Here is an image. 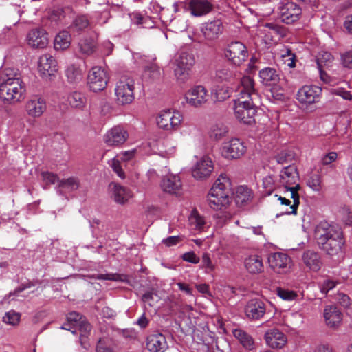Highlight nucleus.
I'll list each match as a JSON object with an SVG mask.
<instances>
[{
	"label": "nucleus",
	"mask_w": 352,
	"mask_h": 352,
	"mask_svg": "<svg viewBox=\"0 0 352 352\" xmlns=\"http://www.w3.org/2000/svg\"><path fill=\"white\" fill-rule=\"evenodd\" d=\"M79 51L84 55L89 56L95 51V43L91 39H82L78 43Z\"/></svg>",
	"instance_id": "obj_44"
},
{
	"label": "nucleus",
	"mask_w": 352,
	"mask_h": 352,
	"mask_svg": "<svg viewBox=\"0 0 352 352\" xmlns=\"http://www.w3.org/2000/svg\"><path fill=\"white\" fill-rule=\"evenodd\" d=\"M89 25V21L87 16L80 15L76 17L72 24V29L74 32H80Z\"/></svg>",
	"instance_id": "obj_43"
},
{
	"label": "nucleus",
	"mask_w": 352,
	"mask_h": 352,
	"mask_svg": "<svg viewBox=\"0 0 352 352\" xmlns=\"http://www.w3.org/2000/svg\"><path fill=\"white\" fill-rule=\"evenodd\" d=\"M265 311V304L260 299L250 300L245 307L246 316L253 320H258L262 318Z\"/></svg>",
	"instance_id": "obj_19"
},
{
	"label": "nucleus",
	"mask_w": 352,
	"mask_h": 352,
	"mask_svg": "<svg viewBox=\"0 0 352 352\" xmlns=\"http://www.w3.org/2000/svg\"><path fill=\"white\" fill-rule=\"evenodd\" d=\"M304 264L309 270L317 272L322 265L320 254L314 250H308L305 251L302 256Z\"/></svg>",
	"instance_id": "obj_27"
},
{
	"label": "nucleus",
	"mask_w": 352,
	"mask_h": 352,
	"mask_svg": "<svg viewBox=\"0 0 352 352\" xmlns=\"http://www.w3.org/2000/svg\"><path fill=\"white\" fill-rule=\"evenodd\" d=\"M324 317L327 324L330 327L338 326L342 321V314L334 305L327 306L324 311Z\"/></svg>",
	"instance_id": "obj_28"
},
{
	"label": "nucleus",
	"mask_w": 352,
	"mask_h": 352,
	"mask_svg": "<svg viewBox=\"0 0 352 352\" xmlns=\"http://www.w3.org/2000/svg\"><path fill=\"white\" fill-rule=\"evenodd\" d=\"M194 64L195 58L192 54L184 51L176 54L174 74L179 83H184L189 78V72Z\"/></svg>",
	"instance_id": "obj_4"
},
{
	"label": "nucleus",
	"mask_w": 352,
	"mask_h": 352,
	"mask_svg": "<svg viewBox=\"0 0 352 352\" xmlns=\"http://www.w3.org/2000/svg\"><path fill=\"white\" fill-rule=\"evenodd\" d=\"M265 339L267 344L272 349H281L287 343L286 336L276 329L267 331Z\"/></svg>",
	"instance_id": "obj_18"
},
{
	"label": "nucleus",
	"mask_w": 352,
	"mask_h": 352,
	"mask_svg": "<svg viewBox=\"0 0 352 352\" xmlns=\"http://www.w3.org/2000/svg\"><path fill=\"white\" fill-rule=\"evenodd\" d=\"M322 94V89L314 85H305L297 93L298 100L305 104L318 102Z\"/></svg>",
	"instance_id": "obj_10"
},
{
	"label": "nucleus",
	"mask_w": 352,
	"mask_h": 352,
	"mask_svg": "<svg viewBox=\"0 0 352 352\" xmlns=\"http://www.w3.org/2000/svg\"><path fill=\"white\" fill-rule=\"evenodd\" d=\"M331 93L334 95L341 96L344 100H352V95H351V92L349 91H346L344 88L339 87V88L333 89L331 90Z\"/></svg>",
	"instance_id": "obj_59"
},
{
	"label": "nucleus",
	"mask_w": 352,
	"mask_h": 352,
	"mask_svg": "<svg viewBox=\"0 0 352 352\" xmlns=\"http://www.w3.org/2000/svg\"><path fill=\"white\" fill-rule=\"evenodd\" d=\"M21 314L13 310L7 312L3 318V321L12 325H16L19 322Z\"/></svg>",
	"instance_id": "obj_51"
},
{
	"label": "nucleus",
	"mask_w": 352,
	"mask_h": 352,
	"mask_svg": "<svg viewBox=\"0 0 352 352\" xmlns=\"http://www.w3.org/2000/svg\"><path fill=\"white\" fill-rule=\"evenodd\" d=\"M276 293L281 299L287 301L293 300L298 296L296 292L294 291L282 287H277Z\"/></svg>",
	"instance_id": "obj_48"
},
{
	"label": "nucleus",
	"mask_w": 352,
	"mask_h": 352,
	"mask_svg": "<svg viewBox=\"0 0 352 352\" xmlns=\"http://www.w3.org/2000/svg\"><path fill=\"white\" fill-rule=\"evenodd\" d=\"M188 5L191 14L195 16L206 15L213 8L210 0H188Z\"/></svg>",
	"instance_id": "obj_20"
},
{
	"label": "nucleus",
	"mask_w": 352,
	"mask_h": 352,
	"mask_svg": "<svg viewBox=\"0 0 352 352\" xmlns=\"http://www.w3.org/2000/svg\"><path fill=\"white\" fill-rule=\"evenodd\" d=\"M244 265L248 272L253 274L261 273L264 270L263 260L258 255H252L246 258Z\"/></svg>",
	"instance_id": "obj_32"
},
{
	"label": "nucleus",
	"mask_w": 352,
	"mask_h": 352,
	"mask_svg": "<svg viewBox=\"0 0 352 352\" xmlns=\"http://www.w3.org/2000/svg\"><path fill=\"white\" fill-rule=\"evenodd\" d=\"M45 110L46 103L45 100L37 96L32 97L25 104L27 113L33 118L41 116Z\"/></svg>",
	"instance_id": "obj_16"
},
{
	"label": "nucleus",
	"mask_w": 352,
	"mask_h": 352,
	"mask_svg": "<svg viewBox=\"0 0 352 352\" xmlns=\"http://www.w3.org/2000/svg\"><path fill=\"white\" fill-rule=\"evenodd\" d=\"M135 149L126 151L121 152L119 155L116 156V157L119 159L121 162H128L131 160L135 157Z\"/></svg>",
	"instance_id": "obj_58"
},
{
	"label": "nucleus",
	"mask_w": 352,
	"mask_h": 352,
	"mask_svg": "<svg viewBox=\"0 0 352 352\" xmlns=\"http://www.w3.org/2000/svg\"><path fill=\"white\" fill-rule=\"evenodd\" d=\"M72 37L69 32L67 30L60 31L54 38V48L56 50H64L67 49L71 44Z\"/></svg>",
	"instance_id": "obj_33"
},
{
	"label": "nucleus",
	"mask_w": 352,
	"mask_h": 352,
	"mask_svg": "<svg viewBox=\"0 0 352 352\" xmlns=\"http://www.w3.org/2000/svg\"><path fill=\"white\" fill-rule=\"evenodd\" d=\"M134 80L129 76H123L117 82L115 87L116 101L119 104H128L134 100Z\"/></svg>",
	"instance_id": "obj_5"
},
{
	"label": "nucleus",
	"mask_w": 352,
	"mask_h": 352,
	"mask_svg": "<svg viewBox=\"0 0 352 352\" xmlns=\"http://www.w3.org/2000/svg\"><path fill=\"white\" fill-rule=\"evenodd\" d=\"M208 205L214 210H221L223 207L228 205L230 202V197L226 193L213 192L210 190L208 195Z\"/></svg>",
	"instance_id": "obj_26"
},
{
	"label": "nucleus",
	"mask_w": 352,
	"mask_h": 352,
	"mask_svg": "<svg viewBox=\"0 0 352 352\" xmlns=\"http://www.w3.org/2000/svg\"><path fill=\"white\" fill-rule=\"evenodd\" d=\"M340 213L344 223L348 226H352V210L348 206H344L340 210Z\"/></svg>",
	"instance_id": "obj_55"
},
{
	"label": "nucleus",
	"mask_w": 352,
	"mask_h": 352,
	"mask_svg": "<svg viewBox=\"0 0 352 352\" xmlns=\"http://www.w3.org/2000/svg\"><path fill=\"white\" fill-rule=\"evenodd\" d=\"M270 267L276 273L281 274L287 272L290 267V257L283 252L271 254L268 257Z\"/></svg>",
	"instance_id": "obj_12"
},
{
	"label": "nucleus",
	"mask_w": 352,
	"mask_h": 352,
	"mask_svg": "<svg viewBox=\"0 0 352 352\" xmlns=\"http://www.w3.org/2000/svg\"><path fill=\"white\" fill-rule=\"evenodd\" d=\"M341 60L344 67L352 69V52L348 51L342 54Z\"/></svg>",
	"instance_id": "obj_62"
},
{
	"label": "nucleus",
	"mask_w": 352,
	"mask_h": 352,
	"mask_svg": "<svg viewBox=\"0 0 352 352\" xmlns=\"http://www.w3.org/2000/svg\"><path fill=\"white\" fill-rule=\"evenodd\" d=\"M232 91L228 87H218L215 91L214 98L217 101L222 102L229 98Z\"/></svg>",
	"instance_id": "obj_47"
},
{
	"label": "nucleus",
	"mask_w": 352,
	"mask_h": 352,
	"mask_svg": "<svg viewBox=\"0 0 352 352\" xmlns=\"http://www.w3.org/2000/svg\"><path fill=\"white\" fill-rule=\"evenodd\" d=\"M182 120V116L179 111L168 109L160 113L157 123L160 128L170 131L177 129Z\"/></svg>",
	"instance_id": "obj_6"
},
{
	"label": "nucleus",
	"mask_w": 352,
	"mask_h": 352,
	"mask_svg": "<svg viewBox=\"0 0 352 352\" xmlns=\"http://www.w3.org/2000/svg\"><path fill=\"white\" fill-rule=\"evenodd\" d=\"M161 69L155 63H150L147 64L144 70L143 77L146 80L154 81L159 80L161 77Z\"/></svg>",
	"instance_id": "obj_37"
},
{
	"label": "nucleus",
	"mask_w": 352,
	"mask_h": 352,
	"mask_svg": "<svg viewBox=\"0 0 352 352\" xmlns=\"http://www.w3.org/2000/svg\"><path fill=\"white\" fill-rule=\"evenodd\" d=\"M68 102L74 108H82L86 102V98L81 92L74 91L68 96Z\"/></svg>",
	"instance_id": "obj_42"
},
{
	"label": "nucleus",
	"mask_w": 352,
	"mask_h": 352,
	"mask_svg": "<svg viewBox=\"0 0 352 352\" xmlns=\"http://www.w3.org/2000/svg\"><path fill=\"white\" fill-rule=\"evenodd\" d=\"M96 352H113L111 347L108 346L104 338H100L96 345Z\"/></svg>",
	"instance_id": "obj_64"
},
{
	"label": "nucleus",
	"mask_w": 352,
	"mask_h": 352,
	"mask_svg": "<svg viewBox=\"0 0 352 352\" xmlns=\"http://www.w3.org/2000/svg\"><path fill=\"white\" fill-rule=\"evenodd\" d=\"M254 80L248 76L241 78L239 94L234 100V111L236 118L245 124L251 125L255 122L256 104L259 95L255 89Z\"/></svg>",
	"instance_id": "obj_1"
},
{
	"label": "nucleus",
	"mask_w": 352,
	"mask_h": 352,
	"mask_svg": "<svg viewBox=\"0 0 352 352\" xmlns=\"http://www.w3.org/2000/svg\"><path fill=\"white\" fill-rule=\"evenodd\" d=\"M252 198V190L245 186H240L236 188L235 201L238 206H243L250 201Z\"/></svg>",
	"instance_id": "obj_34"
},
{
	"label": "nucleus",
	"mask_w": 352,
	"mask_h": 352,
	"mask_svg": "<svg viewBox=\"0 0 352 352\" xmlns=\"http://www.w3.org/2000/svg\"><path fill=\"white\" fill-rule=\"evenodd\" d=\"M301 14V8L292 1H287L280 8L281 21L286 24H292L297 21Z\"/></svg>",
	"instance_id": "obj_11"
},
{
	"label": "nucleus",
	"mask_w": 352,
	"mask_h": 352,
	"mask_svg": "<svg viewBox=\"0 0 352 352\" xmlns=\"http://www.w3.org/2000/svg\"><path fill=\"white\" fill-rule=\"evenodd\" d=\"M226 57L236 65H240L248 58L245 45L239 41L232 42L225 50Z\"/></svg>",
	"instance_id": "obj_9"
},
{
	"label": "nucleus",
	"mask_w": 352,
	"mask_h": 352,
	"mask_svg": "<svg viewBox=\"0 0 352 352\" xmlns=\"http://www.w3.org/2000/svg\"><path fill=\"white\" fill-rule=\"evenodd\" d=\"M85 71L79 65L72 64L65 70V76L67 81L72 85H77L82 82L84 78Z\"/></svg>",
	"instance_id": "obj_30"
},
{
	"label": "nucleus",
	"mask_w": 352,
	"mask_h": 352,
	"mask_svg": "<svg viewBox=\"0 0 352 352\" xmlns=\"http://www.w3.org/2000/svg\"><path fill=\"white\" fill-rule=\"evenodd\" d=\"M58 187L61 189H67L69 191L76 190L79 187V181L77 178L72 177L59 181Z\"/></svg>",
	"instance_id": "obj_45"
},
{
	"label": "nucleus",
	"mask_w": 352,
	"mask_h": 352,
	"mask_svg": "<svg viewBox=\"0 0 352 352\" xmlns=\"http://www.w3.org/2000/svg\"><path fill=\"white\" fill-rule=\"evenodd\" d=\"M146 348L150 352H164L168 344L162 333L153 334L147 338Z\"/></svg>",
	"instance_id": "obj_24"
},
{
	"label": "nucleus",
	"mask_w": 352,
	"mask_h": 352,
	"mask_svg": "<svg viewBox=\"0 0 352 352\" xmlns=\"http://www.w3.org/2000/svg\"><path fill=\"white\" fill-rule=\"evenodd\" d=\"M113 190V198L114 201L120 204H124L132 197V192L121 185L117 184H111L110 187Z\"/></svg>",
	"instance_id": "obj_31"
},
{
	"label": "nucleus",
	"mask_w": 352,
	"mask_h": 352,
	"mask_svg": "<svg viewBox=\"0 0 352 352\" xmlns=\"http://www.w3.org/2000/svg\"><path fill=\"white\" fill-rule=\"evenodd\" d=\"M213 170L212 162L208 157H204L198 162L192 171V176L197 179L207 178Z\"/></svg>",
	"instance_id": "obj_22"
},
{
	"label": "nucleus",
	"mask_w": 352,
	"mask_h": 352,
	"mask_svg": "<svg viewBox=\"0 0 352 352\" xmlns=\"http://www.w3.org/2000/svg\"><path fill=\"white\" fill-rule=\"evenodd\" d=\"M41 177L43 180L45 181L47 184H54L57 182H59L60 181L56 174L48 171L42 172Z\"/></svg>",
	"instance_id": "obj_54"
},
{
	"label": "nucleus",
	"mask_w": 352,
	"mask_h": 352,
	"mask_svg": "<svg viewBox=\"0 0 352 352\" xmlns=\"http://www.w3.org/2000/svg\"><path fill=\"white\" fill-rule=\"evenodd\" d=\"M215 77L219 82H232L236 74L228 66H221L216 70Z\"/></svg>",
	"instance_id": "obj_40"
},
{
	"label": "nucleus",
	"mask_w": 352,
	"mask_h": 352,
	"mask_svg": "<svg viewBox=\"0 0 352 352\" xmlns=\"http://www.w3.org/2000/svg\"><path fill=\"white\" fill-rule=\"evenodd\" d=\"M129 138V134L120 126H116L107 132L104 136V142L110 146L123 144Z\"/></svg>",
	"instance_id": "obj_14"
},
{
	"label": "nucleus",
	"mask_w": 352,
	"mask_h": 352,
	"mask_svg": "<svg viewBox=\"0 0 352 352\" xmlns=\"http://www.w3.org/2000/svg\"><path fill=\"white\" fill-rule=\"evenodd\" d=\"M182 258L186 262L197 264L199 262V258L194 252H188L182 255Z\"/></svg>",
	"instance_id": "obj_63"
},
{
	"label": "nucleus",
	"mask_w": 352,
	"mask_h": 352,
	"mask_svg": "<svg viewBox=\"0 0 352 352\" xmlns=\"http://www.w3.org/2000/svg\"><path fill=\"white\" fill-rule=\"evenodd\" d=\"M28 41L33 47L44 48L48 43L47 34L43 29L32 30L28 34Z\"/></svg>",
	"instance_id": "obj_23"
},
{
	"label": "nucleus",
	"mask_w": 352,
	"mask_h": 352,
	"mask_svg": "<svg viewBox=\"0 0 352 352\" xmlns=\"http://www.w3.org/2000/svg\"><path fill=\"white\" fill-rule=\"evenodd\" d=\"M38 69L43 78L50 77L57 72V62L50 54H43L39 58Z\"/></svg>",
	"instance_id": "obj_15"
},
{
	"label": "nucleus",
	"mask_w": 352,
	"mask_h": 352,
	"mask_svg": "<svg viewBox=\"0 0 352 352\" xmlns=\"http://www.w3.org/2000/svg\"><path fill=\"white\" fill-rule=\"evenodd\" d=\"M285 63L291 68L296 66V56L290 50H287L286 54L283 55Z\"/></svg>",
	"instance_id": "obj_60"
},
{
	"label": "nucleus",
	"mask_w": 352,
	"mask_h": 352,
	"mask_svg": "<svg viewBox=\"0 0 352 352\" xmlns=\"http://www.w3.org/2000/svg\"><path fill=\"white\" fill-rule=\"evenodd\" d=\"M65 17V11L63 8L54 10L50 14V19L52 21H61Z\"/></svg>",
	"instance_id": "obj_61"
},
{
	"label": "nucleus",
	"mask_w": 352,
	"mask_h": 352,
	"mask_svg": "<svg viewBox=\"0 0 352 352\" xmlns=\"http://www.w3.org/2000/svg\"><path fill=\"white\" fill-rule=\"evenodd\" d=\"M307 185L314 191H319L321 189V176L318 174H314L307 180Z\"/></svg>",
	"instance_id": "obj_52"
},
{
	"label": "nucleus",
	"mask_w": 352,
	"mask_h": 352,
	"mask_svg": "<svg viewBox=\"0 0 352 352\" xmlns=\"http://www.w3.org/2000/svg\"><path fill=\"white\" fill-rule=\"evenodd\" d=\"M189 221L190 225L193 226L195 229L198 230H204L206 223L204 218L199 215L196 210L192 211L189 218Z\"/></svg>",
	"instance_id": "obj_46"
},
{
	"label": "nucleus",
	"mask_w": 352,
	"mask_h": 352,
	"mask_svg": "<svg viewBox=\"0 0 352 352\" xmlns=\"http://www.w3.org/2000/svg\"><path fill=\"white\" fill-rule=\"evenodd\" d=\"M337 283L333 280L325 279L320 285V291L323 294H327L336 286Z\"/></svg>",
	"instance_id": "obj_56"
},
{
	"label": "nucleus",
	"mask_w": 352,
	"mask_h": 352,
	"mask_svg": "<svg viewBox=\"0 0 352 352\" xmlns=\"http://www.w3.org/2000/svg\"><path fill=\"white\" fill-rule=\"evenodd\" d=\"M228 133V128L223 123H218L212 125L209 131L210 138L215 141L223 139Z\"/></svg>",
	"instance_id": "obj_38"
},
{
	"label": "nucleus",
	"mask_w": 352,
	"mask_h": 352,
	"mask_svg": "<svg viewBox=\"0 0 352 352\" xmlns=\"http://www.w3.org/2000/svg\"><path fill=\"white\" fill-rule=\"evenodd\" d=\"M121 161L115 157L112 160L111 166L113 170L117 174V175L121 179L125 178V173L121 166Z\"/></svg>",
	"instance_id": "obj_53"
},
{
	"label": "nucleus",
	"mask_w": 352,
	"mask_h": 352,
	"mask_svg": "<svg viewBox=\"0 0 352 352\" xmlns=\"http://www.w3.org/2000/svg\"><path fill=\"white\" fill-rule=\"evenodd\" d=\"M333 57L331 53L323 52L322 53L320 54L317 58L318 67L320 68L329 65L333 61Z\"/></svg>",
	"instance_id": "obj_50"
},
{
	"label": "nucleus",
	"mask_w": 352,
	"mask_h": 352,
	"mask_svg": "<svg viewBox=\"0 0 352 352\" xmlns=\"http://www.w3.org/2000/svg\"><path fill=\"white\" fill-rule=\"evenodd\" d=\"M94 277L98 280H122L121 276L118 274H98L94 275Z\"/></svg>",
	"instance_id": "obj_57"
},
{
	"label": "nucleus",
	"mask_w": 352,
	"mask_h": 352,
	"mask_svg": "<svg viewBox=\"0 0 352 352\" xmlns=\"http://www.w3.org/2000/svg\"><path fill=\"white\" fill-rule=\"evenodd\" d=\"M186 99L191 106L201 107L208 101V91L201 85L195 86L186 94Z\"/></svg>",
	"instance_id": "obj_13"
},
{
	"label": "nucleus",
	"mask_w": 352,
	"mask_h": 352,
	"mask_svg": "<svg viewBox=\"0 0 352 352\" xmlns=\"http://www.w3.org/2000/svg\"><path fill=\"white\" fill-rule=\"evenodd\" d=\"M210 190L226 193L229 195L230 192V182L229 178L226 175L221 174L216 180Z\"/></svg>",
	"instance_id": "obj_35"
},
{
	"label": "nucleus",
	"mask_w": 352,
	"mask_h": 352,
	"mask_svg": "<svg viewBox=\"0 0 352 352\" xmlns=\"http://www.w3.org/2000/svg\"><path fill=\"white\" fill-rule=\"evenodd\" d=\"M223 26L222 22L219 20H214L203 24L201 32L207 40H214L223 32Z\"/></svg>",
	"instance_id": "obj_21"
},
{
	"label": "nucleus",
	"mask_w": 352,
	"mask_h": 352,
	"mask_svg": "<svg viewBox=\"0 0 352 352\" xmlns=\"http://www.w3.org/2000/svg\"><path fill=\"white\" fill-rule=\"evenodd\" d=\"M161 187L165 192L179 195L182 189V183L179 177L173 175L164 177L162 180Z\"/></svg>",
	"instance_id": "obj_25"
},
{
	"label": "nucleus",
	"mask_w": 352,
	"mask_h": 352,
	"mask_svg": "<svg viewBox=\"0 0 352 352\" xmlns=\"http://www.w3.org/2000/svg\"><path fill=\"white\" fill-rule=\"evenodd\" d=\"M287 191H290L291 192V198L293 199V204L290 206L289 211H287L286 213L288 214H296L298 207L300 204V196L298 194V190L300 189V184H296L294 186L289 187L285 188Z\"/></svg>",
	"instance_id": "obj_39"
},
{
	"label": "nucleus",
	"mask_w": 352,
	"mask_h": 352,
	"mask_svg": "<svg viewBox=\"0 0 352 352\" xmlns=\"http://www.w3.org/2000/svg\"><path fill=\"white\" fill-rule=\"evenodd\" d=\"M298 179L297 168L294 164L285 167L280 175V183L285 188L299 184Z\"/></svg>",
	"instance_id": "obj_17"
},
{
	"label": "nucleus",
	"mask_w": 352,
	"mask_h": 352,
	"mask_svg": "<svg viewBox=\"0 0 352 352\" xmlns=\"http://www.w3.org/2000/svg\"><path fill=\"white\" fill-rule=\"evenodd\" d=\"M67 319L69 322H74L76 325H79L81 330H84L85 332L91 330V325L87 322L82 320V316L76 312L72 311L68 314Z\"/></svg>",
	"instance_id": "obj_41"
},
{
	"label": "nucleus",
	"mask_w": 352,
	"mask_h": 352,
	"mask_svg": "<svg viewBox=\"0 0 352 352\" xmlns=\"http://www.w3.org/2000/svg\"><path fill=\"white\" fill-rule=\"evenodd\" d=\"M0 98L8 103L21 101L26 91L25 84L20 74L10 68H6L0 72Z\"/></svg>",
	"instance_id": "obj_3"
},
{
	"label": "nucleus",
	"mask_w": 352,
	"mask_h": 352,
	"mask_svg": "<svg viewBox=\"0 0 352 352\" xmlns=\"http://www.w3.org/2000/svg\"><path fill=\"white\" fill-rule=\"evenodd\" d=\"M314 234L320 249L329 255L338 254L344 244L341 228L326 221L317 225Z\"/></svg>",
	"instance_id": "obj_2"
},
{
	"label": "nucleus",
	"mask_w": 352,
	"mask_h": 352,
	"mask_svg": "<svg viewBox=\"0 0 352 352\" xmlns=\"http://www.w3.org/2000/svg\"><path fill=\"white\" fill-rule=\"evenodd\" d=\"M294 158V152L289 150H283L276 156V162L280 164L291 162Z\"/></svg>",
	"instance_id": "obj_49"
},
{
	"label": "nucleus",
	"mask_w": 352,
	"mask_h": 352,
	"mask_svg": "<svg viewBox=\"0 0 352 352\" xmlns=\"http://www.w3.org/2000/svg\"><path fill=\"white\" fill-rule=\"evenodd\" d=\"M233 335L246 349L252 350L254 349V340L253 338L244 331L241 329H234Z\"/></svg>",
	"instance_id": "obj_36"
},
{
	"label": "nucleus",
	"mask_w": 352,
	"mask_h": 352,
	"mask_svg": "<svg viewBox=\"0 0 352 352\" xmlns=\"http://www.w3.org/2000/svg\"><path fill=\"white\" fill-rule=\"evenodd\" d=\"M261 82L265 85H274L280 80L279 72L272 67H264L259 71Z\"/></svg>",
	"instance_id": "obj_29"
},
{
	"label": "nucleus",
	"mask_w": 352,
	"mask_h": 352,
	"mask_svg": "<svg viewBox=\"0 0 352 352\" xmlns=\"http://www.w3.org/2000/svg\"><path fill=\"white\" fill-rule=\"evenodd\" d=\"M246 149L247 147L243 141L239 138H232L223 144L221 154L228 160H236L245 153Z\"/></svg>",
	"instance_id": "obj_7"
},
{
	"label": "nucleus",
	"mask_w": 352,
	"mask_h": 352,
	"mask_svg": "<svg viewBox=\"0 0 352 352\" xmlns=\"http://www.w3.org/2000/svg\"><path fill=\"white\" fill-rule=\"evenodd\" d=\"M108 76L106 72L100 67H94L87 76V85L94 92L104 89L107 85Z\"/></svg>",
	"instance_id": "obj_8"
}]
</instances>
